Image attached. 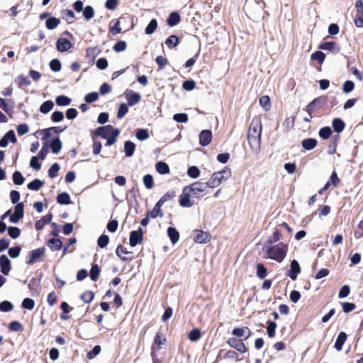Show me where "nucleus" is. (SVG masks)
Masks as SVG:
<instances>
[{
	"label": "nucleus",
	"instance_id": "nucleus-24",
	"mask_svg": "<svg viewBox=\"0 0 363 363\" xmlns=\"http://www.w3.org/2000/svg\"><path fill=\"white\" fill-rule=\"evenodd\" d=\"M332 125L334 131L337 133L342 132L345 128V124L343 121L338 118L333 119Z\"/></svg>",
	"mask_w": 363,
	"mask_h": 363
},
{
	"label": "nucleus",
	"instance_id": "nucleus-53",
	"mask_svg": "<svg viewBox=\"0 0 363 363\" xmlns=\"http://www.w3.org/2000/svg\"><path fill=\"white\" fill-rule=\"evenodd\" d=\"M187 174L190 177L196 179L200 175V170L197 167L191 166L188 169Z\"/></svg>",
	"mask_w": 363,
	"mask_h": 363
},
{
	"label": "nucleus",
	"instance_id": "nucleus-23",
	"mask_svg": "<svg viewBox=\"0 0 363 363\" xmlns=\"http://www.w3.org/2000/svg\"><path fill=\"white\" fill-rule=\"evenodd\" d=\"M162 206V205H160L158 202H157V203L155 204L153 209L151 211H149L147 214L148 215V216H150L152 218H155L157 216L163 217V213L161 210Z\"/></svg>",
	"mask_w": 363,
	"mask_h": 363
},
{
	"label": "nucleus",
	"instance_id": "nucleus-11",
	"mask_svg": "<svg viewBox=\"0 0 363 363\" xmlns=\"http://www.w3.org/2000/svg\"><path fill=\"white\" fill-rule=\"evenodd\" d=\"M72 47L71 42L65 38H59L56 42V48L60 52L68 51Z\"/></svg>",
	"mask_w": 363,
	"mask_h": 363
},
{
	"label": "nucleus",
	"instance_id": "nucleus-28",
	"mask_svg": "<svg viewBox=\"0 0 363 363\" xmlns=\"http://www.w3.org/2000/svg\"><path fill=\"white\" fill-rule=\"evenodd\" d=\"M48 246L52 251H57L60 250L62 247V241L57 238H52L48 241Z\"/></svg>",
	"mask_w": 363,
	"mask_h": 363
},
{
	"label": "nucleus",
	"instance_id": "nucleus-41",
	"mask_svg": "<svg viewBox=\"0 0 363 363\" xmlns=\"http://www.w3.org/2000/svg\"><path fill=\"white\" fill-rule=\"evenodd\" d=\"M120 131L118 129H115L113 130L112 134L109 137L106 138L107 141L106 145L111 146L113 145L116 143V138L118 137Z\"/></svg>",
	"mask_w": 363,
	"mask_h": 363
},
{
	"label": "nucleus",
	"instance_id": "nucleus-55",
	"mask_svg": "<svg viewBox=\"0 0 363 363\" xmlns=\"http://www.w3.org/2000/svg\"><path fill=\"white\" fill-rule=\"evenodd\" d=\"M8 233L13 239H16L20 236L21 230L17 227H9L8 228Z\"/></svg>",
	"mask_w": 363,
	"mask_h": 363
},
{
	"label": "nucleus",
	"instance_id": "nucleus-64",
	"mask_svg": "<svg viewBox=\"0 0 363 363\" xmlns=\"http://www.w3.org/2000/svg\"><path fill=\"white\" fill-rule=\"evenodd\" d=\"M128 108L125 104H121L119 106L118 113H117V117L118 118H122L124 117V116L128 113Z\"/></svg>",
	"mask_w": 363,
	"mask_h": 363
},
{
	"label": "nucleus",
	"instance_id": "nucleus-33",
	"mask_svg": "<svg viewBox=\"0 0 363 363\" xmlns=\"http://www.w3.org/2000/svg\"><path fill=\"white\" fill-rule=\"evenodd\" d=\"M53 106V101L51 100H48L40 105L39 111L40 113L45 114L50 112L52 109Z\"/></svg>",
	"mask_w": 363,
	"mask_h": 363
},
{
	"label": "nucleus",
	"instance_id": "nucleus-44",
	"mask_svg": "<svg viewBox=\"0 0 363 363\" xmlns=\"http://www.w3.org/2000/svg\"><path fill=\"white\" fill-rule=\"evenodd\" d=\"M325 58V54L321 51H315L311 55V59L317 61L319 64H323Z\"/></svg>",
	"mask_w": 363,
	"mask_h": 363
},
{
	"label": "nucleus",
	"instance_id": "nucleus-59",
	"mask_svg": "<svg viewBox=\"0 0 363 363\" xmlns=\"http://www.w3.org/2000/svg\"><path fill=\"white\" fill-rule=\"evenodd\" d=\"M188 118V115L184 113H176L173 116V119L178 123H186Z\"/></svg>",
	"mask_w": 363,
	"mask_h": 363
},
{
	"label": "nucleus",
	"instance_id": "nucleus-48",
	"mask_svg": "<svg viewBox=\"0 0 363 363\" xmlns=\"http://www.w3.org/2000/svg\"><path fill=\"white\" fill-rule=\"evenodd\" d=\"M83 16L86 20L89 21L94 16V11L91 6H86L83 9Z\"/></svg>",
	"mask_w": 363,
	"mask_h": 363
},
{
	"label": "nucleus",
	"instance_id": "nucleus-21",
	"mask_svg": "<svg viewBox=\"0 0 363 363\" xmlns=\"http://www.w3.org/2000/svg\"><path fill=\"white\" fill-rule=\"evenodd\" d=\"M347 340V334L345 332H340L336 339L335 343V348L337 351H340L342 349V346Z\"/></svg>",
	"mask_w": 363,
	"mask_h": 363
},
{
	"label": "nucleus",
	"instance_id": "nucleus-7",
	"mask_svg": "<svg viewBox=\"0 0 363 363\" xmlns=\"http://www.w3.org/2000/svg\"><path fill=\"white\" fill-rule=\"evenodd\" d=\"M262 134V123L259 118H252L249 130L248 135L261 136Z\"/></svg>",
	"mask_w": 363,
	"mask_h": 363
},
{
	"label": "nucleus",
	"instance_id": "nucleus-61",
	"mask_svg": "<svg viewBox=\"0 0 363 363\" xmlns=\"http://www.w3.org/2000/svg\"><path fill=\"white\" fill-rule=\"evenodd\" d=\"M50 67L53 72H59L61 68V62L57 59L52 60L50 62Z\"/></svg>",
	"mask_w": 363,
	"mask_h": 363
},
{
	"label": "nucleus",
	"instance_id": "nucleus-19",
	"mask_svg": "<svg viewBox=\"0 0 363 363\" xmlns=\"http://www.w3.org/2000/svg\"><path fill=\"white\" fill-rule=\"evenodd\" d=\"M52 215L49 213L45 216H43L39 220L35 223V227L37 230H40L43 227L51 222Z\"/></svg>",
	"mask_w": 363,
	"mask_h": 363
},
{
	"label": "nucleus",
	"instance_id": "nucleus-43",
	"mask_svg": "<svg viewBox=\"0 0 363 363\" xmlns=\"http://www.w3.org/2000/svg\"><path fill=\"white\" fill-rule=\"evenodd\" d=\"M267 273V268L262 264L259 263L257 265V276L261 279H263L266 277Z\"/></svg>",
	"mask_w": 363,
	"mask_h": 363
},
{
	"label": "nucleus",
	"instance_id": "nucleus-1",
	"mask_svg": "<svg viewBox=\"0 0 363 363\" xmlns=\"http://www.w3.org/2000/svg\"><path fill=\"white\" fill-rule=\"evenodd\" d=\"M208 186L206 182H194L186 186L179 196V205L182 207L189 208L194 205V201L191 198H201L208 194Z\"/></svg>",
	"mask_w": 363,
	"mask_h": 363
},
{
	"label": "nucleus",
	"instance_id": "nucleus-26",
	"mask_svg": "<svg viewBox=\"0 0 363 363\" xmlns=\"http://www.w3.org/2000/svg\"><path fill=\"white\" fill-rule=\"evenodd\" d=\"M166 342V338L160 332H157L155 335L154 342L155 345H157V348H155V346L153 345L152 347V350H157L160 348V346Z\"/></svg>",
	"mask_w": 363,
	"mask_h": 363
},
{
	"label": "nucleus",
	"instance_id": "nucleus-62",
	"mask_svg": "<svg viewBox=\"0 0 363 363\" xmlns=\"http://www.w3.org/2000/svg\"><path fill=\"white\" fill-rule=\"evenodd\" d=\"M94 297V294L91 291H87L81 295V298L84 303H90Z\"/></svg>",
	"mask_w": 363,
	"mask_h": 363
},
{
	"label": "nucleus",
	"instance_id": "nucleus-12",
	"mask_svg": "<svg viewBox=\"0 0 363 363\" xmlns=\"http://www.w3.org/2000/svg\"><path fill=\"white\" fill-rule=\"evenodd\" d=\"M115 129L112 125H108L96 128L94 134L103 138H106L109 135L112 134L113 130Z\"/></svg>",
	"mask_w": 363,
	"mask_h": 363
},
{
	"label": "nucleus",
	"instance_id": "nucleus-17",
	"mask_svg": "<svg viewBox=\"0 0 363 363\" xmlns=\"http://www.w3.org/2000/svg\"><path fill=\"white\" fill-rule=\"evenodd\" d=\"M125 96L130 106H133L138 104L141 99L140 94L139 93H135L133 91H125Z\"/></svg>",
	"mask_w": 363,
	"mask_h": 363
},
{
	"label": "nucleus",
	"instance_id": "nucleus-6",
	"mask_svg": "<svg viewBox=\"0 0 363 363\" xmlns=\"http://www.w3.org/2000/svg\"><path fill=\"white\" fill-rule=\"evenodd\" d=\"M194 240L198 243H206L211 239V235L209 233L201 230H195L193 233Z\"/></svg>",
	"mask_w": 363,
	"mask_h": 363
},
{
	"label": "nucleus",
	"instance_id": "nucleus-58",
	"mask_svg": "<svg viewBox=\"0 0 363 363\" xmlns=\"http://www.w3.org/2000/svg\"><path fill=\"white\" fill-rule=\"evenodd\" d=\"M59 170H60V165L57 163H54L48 170L49 177L50 178L56 177Z\"/></svg>",
	"mask_w": 363,
	"mask_h": 363
},
{
	"label": "nucleus",
	"instance_id": "nucleus-38",
	"mask_svg": "<svg viewBox=\"0 0 363 363\" xmlns=\"http://www.w3.org/2000/svg\"><path fill=\"white\" fill-rule=\"evenodd\" d=\"M176 194L174 191H169L166 192L157 201L160 205L163 206V204L167 202V201H169L172 199L174 197H175Z\"/></svg>",
	"mask_w": 363,
	"mask_h": 363
},
{
	"label": "nucleus",
	"instance_id": "nucleus-56",
	"mask_svg": "<svg viewBox=\"0 0 363 363\" xmlns=\"http://www.w3.org/2000/svg\"><path fill=\"white\" fill-rule=\"evenodd\" d=\"M109 242V238L106 235H101L97 240L98 246L101 248L105 247Z\"/></svg>",
	"mask_w": 363,
	"mask_h": 363
},
{
	"label": "nucleus",
	"instance_id": "nucleus-5",
	"mask_svg": "<svg viewBox=\"0 0 363 363\" xmlns=\"http://www.w3.org/2000/svg\"><path fill=\"white\" fill-rule=\"evenodd\" d=\"M45 251V247H40L29 252L26 263L28 265H32L35 262H40V258L44 255Z\"/></svg>",
	"mask_w": 363,
	"mask_h": 363
},
{
	"label": "nucleus",
	"instance_id": "nucleus-30",
	"mask_svg": "<svg viewBox=\"0 0 363 363\" xmlns=\"http://www.w3.org/2000/svg\"><path fill=\"white\" fill-rule=\"evenodd\" d=\"M135 149V145L131 141H126L124 143V151L126 157L133 155Z\"/></svg>",
	"mask_w": 363,
	"mask_h": 363
},
{
	"label": "nucleus",
	"instance_id": "nucleus-16",
	"mask_svg": "<svg viewBox=\"0 0 363 363\" xmlns=\"http://www.w3.org/2000/svg\"><path fill=\"white\" fill-rule=\"evenodd\" d=\"M212 140V133L210 130H203L199 134V143L201 146H207Z\"/></svg>",
	"mask_w": 363,
	"mask_h": 363
},
{
	"label": "nucleus",
	"instance_id": "nucleus-47",
	"mask_svg": "<svg viewBox=\"0 0 363 363\" xmlns=\"http://www.w3.org/2000/svg\"><path fill=\"white\" fill-rule=\"evenodd\" d=\"M135 136L139 140H145L149 138L150 135L147 130L138 129L136 131Z\"/></svg>",
	"mask_w": 363,
	"mask_h": 363
},
{
	"label": "nucleus",
	"instance_id": "nucleus-46",
	"mask_svg": "<svg viewBox=\"0 0 363 363\" xmlns=\"http://www.w3.org/2000/svg\"><path fill=\"white\" fill-rule=\"evenodd\" d=\"M100 273V269L97 264L92 265L90 270V279L95 281L98 279Z\"/></svg>",
	"mask_w": 363,
	"mask_h": 363
},
{
	"label": "nucleus",
	"instance_id": "nucleus-2",
	"mask_svg": "<svg viewBox=\"0 0 363 363\" xmlns=\"http://www.w3.org/2000/svg\"><path fill=\"white\" fill-rule=\"evenodd\" d=\"M268 254V257L278 262H282L285 258L287 252V245L283 242H279L272 247H264Z\"/></svg>",
	"mask_w": 363,
	"mask_h": 363
},
{
	"label": "nucleus",
	"instance_id": "nucleus-32",
	"mask_svg": "<svg viewBox=\"0 0 363 363\" xmlns=\"http://www.w3.org/2000/svg\"><path fill=\"white\" fill-rule=\"evenodd\" d=\"M301 145L304 149L311 150L315 148L317 145V140L314 138L305 139L302 141Z\"/></svg>",
	"mask_w": 363,
	"mask_h": 363
},
{
	"label": "nucleus",
	"instance_id": "nucleus-40",
	"mask_svg": "<svg viewBox=\"0 0 363 363\" xmlns=\"http://www.w3.org/2000/svg\"><path fill=\"white\" fill-rule=\"evenodd\" d=\"M157 28V21L156 19H152L145 28V33L147 35L152 34Z\"/></svg>",
	"mask_w": 363,
	"mask_h": 363
},
{
	"label": "nucleus",
	"instance_id": "nucleus-15",
	"mask_svg": "<svg viewBox=\"0 0 363 363\" xmlns=\"http://www.w3.org/2000/svg\"><path fill=\"white\" fill-rule=\"evenodd\" d=\"M301 272V267L298 262L295 259L292 260L290 264V269L287 275L292 279L296 280L298 274Z\"/></svg>",
	"mask_w": 363,
	"mask_h": 363
},
{
	"label": "nucleus",
	"instance_id": "nucleus-37",
	"mask_svg": "<svg viewBox=\"0 0 363 363\" xmlns=\"http://www.w3.org/2000/svg\"><path fill=\"white\" fill-rule=\"evenodd\" d=\"M71 99L65 95H60L55 99L57 105L60 106H68L71 104Z\"/></svg>",
	"mask_w": 363,
	"mask_h": 363
},
{
	"label": "nucleus",
	"instance_id": "nucleus-63",
	"mask_svg": "<svg viewBox=\"0 0 363 363\" xmlns=\"http://www.w3.org/2000/svg\"><path fill=\"white\" fill-rule=\"evenodd\" d=\"M35 306V302L33 299L26 298L22 302V307L26 309L32 310Z\"/></svg>",
	"mask_w": 363,
	"mask_h": 363
},
{
	"label": "nucleus",
	"instance_id": "nucleus-18",
	"mask_svg": "<svg viewBox=\"0 0 363 363\" xmlns=\"http://www.w3.org/2000/svg\"><path fill=\"white\" fill-rule=\"evenodd\" d=\"M247 139L251 148L257 152L260 148L261 136L248 135Z\"/></svg>",
	"mask_w": 363,
	"mask_h": 363
},
{
	"label": "nucleus",
	"instance_id": "nucleus-9",
	"mask_svg": "<svg viewBox=\"0 0 363 363\" xmlns=\"http://www.w3.org/2000/svg\"><path fill=\"white\" fill-rule=\"evenodd\" d=\"M143 230L139 228L138 230H133L130 235V245L135 247L143 241Z\"/></svg>",
	"mask_w": 363,
	"mask_h": 363
},
{
	"label": "nucleus",
	"instance_id": "nucleus-29",
	"mask_svg": "<svg viewBox=\"0 0 363 363\" xmlns=\"http://www.w3.org/2000/svg\"><path fill=\"white\" fill-rule=\"evenodd\" d=\"M157 172L160 174H167L169 173L168 164L164 162H158L155 164Z\"/></svg>",
	"mask_w": 363,
	"mask_h": 363
},
{
	"label": "nucleus",
	"instance_id": "nucleus-27",
	"mask_svg": "<svg viewBox=\"0 0 363 363\" xmlns=\"http://www.w3.org/2000/svg\"><path fill=\"white\" fill-rule=\"evenodd\" d=\"M180 20H181V18H180L179 14L177 12H173V13H170L167 21V24L169 26L172 27V26H175L176 25H177L180 22Z\"/></svg>",
	"mask_w": 363,
	"mask_h": 363
},
{
	"label": "nucleus",
	"instance_id": "nucleus-35",
	"mask_svg": "<svg viewBox=\"0 0 363 363\" xmlns=\"http://www.w3.org/2000/svg\"><path fill=\"white\" fill-rule=\"evenodd\" d=\"M57 201L60 204H69L71 203L70 196L66 192L61 193L57 196Z\"/></svg>",
	"mask_w": 363,
	"mask_h": 363
},
{
	"label": "nucleus",
	"instance_id": "nucleus-49",
	"mask_svg": "<svg viewBox=\"0 0 363 363\" xmlns=\"http://www.w3.org/2000/svg\"><path fill=\"white\" fill-rule=\"evenodd\" d=\"M13 181L16 185H21L24 183L25 179L20 172H15L13 174Z\"/></svg>",
	"mask_w": 363,
	"mask_h": 363
},
{
	"label": "nucleus",
	"instance_id": "nucleus-54",
	"mask_svg": "<svg viewBox=\"0 0 363 363\" xmlns=\"http://www.w3.org/2000/svg\"><path fill=\"white\" fill-rule=\"evenodd\" d=\"M13 308V304L8 301H4L0 303V311L2 312H9Z\"/></svg>",
	"mask_w": 363,
	"mask_h": 363
},
{
	"label": "nucleus",
	"instance_id": "nucleus-34",
	"mask_svg": "<svg viewBox=\"0 0 363 363\" xmlns=\"http://www.w3.org/2000/svg\"><path fill=\"white\" fill-rule=\"evenodd\" d=\"M179 43V38L175 35H170L166 40H165V45L169 48H173L178 45Z\"/></svg>",
	"mask_w": 363,
	"mask_h": 363
},
{
	"label": "nucleus",
	"instance_id": "nucleus-50",
	"mask_svg": "<svg viewBox=\"0 0 363 363\" xmlns=\"http://www.w3.org/2000/svg\"><path fill=\"white\" fill-rule=\"evenodd\" d=\"M143 183L147 189H152L154 186L153 177L151 174H146L143 177Z\"/></svg>",
	"mask_w": 363,
	"mask_h": 363
},
{
	"label": "nucleus",
	"instance_id": "nucleus-14",
	"mask_svg": "<svg viewBox=\"0 0 363 363\" xmlns=\"http://www.w3.org/2000/svg\"><path fill=\"white\" fill-rule=\"evenodd\" d=\"M11 141L12 143H16V137L13 130H9L5 135L0 140V147H6L9 142Z\"/></svg>",
	"mask_w": 363,
	"mask_h": 363
},
{
	"label": "nucleus",
	"instance_id": "nucleus-3",
	"mask_svg": "<svg viewBox=\"0 0 363 363\" xmlns=\"http://www.w3.org/2000/svg\"><path fill=\"white\" fill-rule=\"evenodd\" d=\"M230 176V169L225 167L222 171L214 172L206 183L208 184V188H216L227 181Z\"/></svg>",
	"mask_w": 363,
	"mask_h": 363
},
{
	"label": "nucleus",
	"instance_id": "nucleus-10",
	"mask_svg": "<svg viewBox=\"0 0 363 363\" xmlns=\"http://www.w3.org/2000/svg\"><path fill=\"white\" fill-rule=\"evenodd\" d=\"M228 343L231 347L241 353H245L247 351V347L241 340L232 337L228 340Z\"/></svg>",
	"mask_w": 363,
	"mask_h": 363
},
{
	"label": "nucleus",
	"instance_id": "nucleus-39",
	"mask_svg": "<svg viewBox=\"0 0 363 363\" xmlns=\"http://www.w3.org/2000/svg\"><path fill=\"white\" fill-rule=\"evenodd\" d=\"M44 185V182L38 179H35L28 184V188L30 190L38 191Z\"/></svg>",
	"mask_w": 363,
	"mask_h": 363
},
{
	"label": "nucleus",
	"instance_id": "nucleus-8",
	"mask_svg": "<svg viewBox=\"0 0 363 363\" xmlns=\"http://www.w3.org/2000/svg\"><path fill=\"white\" fill-rule=\"evenodd\" d=\"M24 206L23 203H18L14 208V213L11 214L9 220L12 223H17L23 217Z\"/></svg>",
	"mask_w": 363,
	"mask_h": 363
},
{
	"label": "nucleus",
	"instance_id": "nucleus-57",
	"mask_svg": "<svg viewBox=\"0 0 363 363\" xmlns=\"http://www.w3.org/2000/svg\"><path fill=\"white\" fill-rule=\"evenodd\" d=\"M0 108H2L8 114L12 113L13 106L8 104L6 100L0 98Z\"/></svg>",
	"mask_w": 363,
	"mask_h": 363
},
{
	"label": "nucleus",
	"instance_id": "nucleus-25",
	"mask_svg": "<svg viewBox=\"0 0 363 363\" xmlns=\"http://www.w3.org/2000/svg\"><path fill=\"white\" fill-rule=\"evenodd\" d=\"M167 235L171 240L172 244H175L179 239V233L176 228L173 227H169L167 228Z\"/></svg>",
	"mask_w": 363,
	"mask_h": 363
},
{
	"label": "nucleus",
	"instance_id": "nucleus-60",
	"mask_svg": "<svg viewBox=\"0 0 363 363\" xmlns=\"http://www.w3.org/2000/svg\"><path fill=\"white\" fill-rule=\"evenodd\" d=\"M37 134L43 135V137L42 138V140H48V138H49L52 135V131L51 128H49L39 130L36 131L35 135H37Z\"/></svg>",
	"mask_w": 363,
	"mask_h": 363
},
{
	"label": "nucleus",
	"instance_id": "nucleus-52",
	"mask_svg": "<svg viewBox=\"0 0 363 363\" xmlns=\"http://www.w3.org/2000/svg\"><path fill=\"white\" fill-rule=\"evenodd\" d=\"M259 104L264 108V110L267 111L270 108V99L268 96H262L259 98Z\"/></svg>",
	"mask_w": 363,
	"mask_h": 363
},
{
	"label": "nucleus",
	"instance_id": "nucleus-4",
	"mask_svg": "<svg viewBox=\"0 0 363 363\" xmlns=\"http://www.w3.org/2000/svg\"><path fill=\"white\" fill-rule=\"evenodd\" d=\"M327 100L328 99L325 96L315 98L306 106V111L311 117L313 113L326 104Z\"/></svg>",
	"mask_w": 363,
	"mask_h": 363
},
{
	"label": "nucleus",
	"instance_id": "nucleus-45",
	"mask_svg": "<svg viewBox=\"0 0 363 363\" xmlns=\"http://www.w3.org/2000/svg\"><path fill=\"white\" fill-rule=\"evenodd\" d=\"M332 134L331 128L329 126L323 127L319 130V135L323 140H327Z\"/></svg>",
	"mask_w": 363,
	"mask_h": 363
},
{
	"label": "nucleus",
	"instance_id": "nucleus-42",
	"mask_svg": "<svg viewBox=\"0 0 363 363\" xmlns=\"http://www.w3.org/2000/svg\"><path fill=\"white\" fill-rule=\"evenodd\" d=\"M277 328V323L275 322L269 320L267 321V332L269 337H274L275 335V330Z\"/></svg>",
	"mask_w": 363,
	"mask_h": 363
},
{
	"label": "nucleus",
	"instance_id": "nucleus-20",
	"mask_svg": "<svg viewBox=\"0 0 363 363\" xmlns=\"http://www.w3.org/2000/svg\"><path fill=\"white\" fill-rule=\"evenodd\" d=\"M232 334L237 337H242L247 335L245 339H247L251 335V332L247 327L236 328L233 330Z\"/></svg>",
	"mask_w": 363,
	"mask_h": 363
},
{
	"label": "nucleus",
	"instance_id": "nucleus-51",
	"mask_svg": "<svg viewBox=\"0 0 363 363\" xmlns=\"http://www.w3.org/2000/svg\"><path fill=\"white\" fill-rule=\"evenodd\" d=\"M201 337V332L198 328L193 329L189 333V339L192 342L199 340Z\"/></svg>",
	"mask_w": 363,
	"mask_h": 363
},
{
	"label": "nucleus",
	"instance_id": "nucleus-22",
	"mask_svg": "<svg viewBox=\"0 0 363 363\" xmlns=\"http://www.w3.org/2000/svg\"><path fill=\"white\" fill-rule=\"evenodd\" d=\"M319 48L332 52H338L340 50L337 44L335 42H325L320 45Z\"/></svg>",
	"mask_w": 363,
	"mask_h": 363
},
{
	"label": "nucleus",
	"instance_id": "nucleus-13",
	"mask_svg": "<svg viewBox=\"0 0 363 363\" xmlns=\"http://www.w3.org/2000/svg\"><path fill=\"white\" fill-rule=\"evenodd\" d=\"M1 272L4 275H9L11 271V262L6 255H2L0 257Z\"/></svg>",
	"mask_w": 363,
	"mask_h": 363
},
{
	"label": "nucleus",
	"instance_id": "nucleus-31",
	"mask_svg": "<svg viewBox=\"0 0 363 363\" xmlns=\"http://www.w3.org/2000/svg\"><path fill=\"white\" fill-rule=\"evenodd\" d=\"M60 23V20L55 17H50L45 22V26L48 30L56 28Z\"/></svg>",
	"mask_w": 363,
	"mask_h": 363
},
{
	"label": "nucleus",
	"instance_id": "nucleus-36",
	"mask_svg": "<svg viewBox=\"0 0 363 363\" xmlns=\"http://www.w3.org/2000/svg\"><path fill=\"white\" fill-rule=\"evenodd\" d=\"M62 142H61V140H60L59 138H57L54 139L52 141L51 145H50L52 152L54 154L59 153L60 151L62 149Z\"/></svg>",
	"mask_w": 363,
	"mask_h": 363
}]
</instances>
